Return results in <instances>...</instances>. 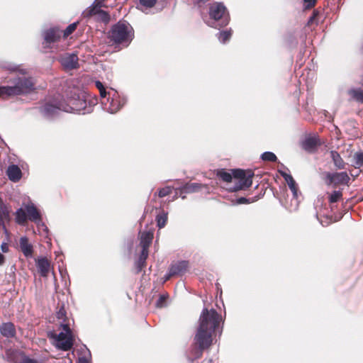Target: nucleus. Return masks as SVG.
<instances>
[{
	"label": "nucleus",
	"instance_id": "f257e3e1",
	"mask_svg": "<svg viewBox=\"0 0 363 363\" xmlns=\"http://www.w3.org/2000/svg\"><path fill=\"white\" fill-rule=\"evenodd\" d=\"M220 315L214 309L204 308L199 318V325L195 335L194 343L199 349L196 350L195 357L199 358L202 351L210 347L212 343V333L218 326Z\"/></svg>",
	"mask_w": 363,
	"mask_h": 363
},
{
	"label": "nucleus",
	"instance_id": "f03ea898",
	"mask_svg": "<svg viewBox=\"0 0 363 363\" xmlns=\"http://www.w3.org/2000/svg\"><path fill=\"white\" fill-rule=\"evenodd\" d=\"M111 7L106 4V0H94L92 4L82 13V19L101 23H109L112 20Z\"/></svg>",
	"mask_w": 363,
	"mask_h": 363
},
{
	"label": "nucleus",
	"instance_id": "7ed1b4c3",
	"mask_svg": "<svg viewBox=\"0 0 363 363\" xmlns=\"http://www.w3.org/2000/svg\"><path fill=\"white\" fill-rule=\"evenodd\" d=\"M12 83L10 86H0V98L25 94L34 89L33 79L26 76L14 79Z\"/></svg>",
	"mask_w": 363,
	"mask_h": 363
},
{
	"label": "nucleus",
	"instance_id": "20e7f679",
	"mask_svg": "<svg viewBox=\"0 0 363 363\" xmlns=\"http://www.w3.org/2000/svg\"><path fill=\"white\" fill-rule=\"evenodd\" d=\"M96 104V99H90L88 96L82 95V97L69 99L68 103L65 102V107L62 108V111L84 114L91 112L92 107Z\"/></svg>",
	"mask_w": 363,
	"mask_h": 363
},
{
	"label": "nucleus",
	"instance_id": "39448f33",
	"mask_svg": "<svg viewBox=\"0 0 363 363\" xmlns=\"http://www.w3.org/2000/svg\"><path fill=\"white\" fill-rule=\"evenodd\" d=\"M62 330L59 334L50 333L49 337L53 340V345L58 349L67 351L73 345V336L72 331L67 324H61Z\"/></svg>",
	"mask_w": 363,
	"mask_h": 363
},
{
	"label": "nucleus",
	"instance_id": "423d86ee",
	"mask_svg": "<svg viewBox=\"0 0 363 363\" xmlns=\"http://www.w3.org/2000/svg\"><path fill=\"white\" fill-rule=\"evenodd\" d=\"M108 36L115 43L130 42L133 38L130 24H113Z\"/></svg>",
	"mask_w": 363,
	"mask_h": 363
},
{
	"label": "nucleus",
	"instance_id": "0eeeda50",
	"mask_svg": "<svg viewBox=\"0 0 363 363\" xmlns=\"http://www.w3.org/2000/svg\"><path fill=\"white\" fill-rule=\"evenodd\" d=\"M233 175L235 182L233 191H237L248 188L252 185L254 173L251 170L234 169L233 170Z\"/></svg>",
	"mask_w": 363,
	"mask_h": 363
},
{
	"label": "nucleus",
	"instance_id": "6e6552de",
	"mask_svg": "<svg viewBox=\"0 0 363 363\" xmlns=\"http://www.w3.org/2000/svg\"><path fill=\"white\" fill-rule=\"evenodd\" d=\"M62 32L57 28H50L43 33V47L45 50H51L56 48V44L60 39ZM47 52V50H45Z\"/></svg>",
	"mask_w": 363,
	"mask_h": 363
},
{
	"label": "nucleus",
	"instance_id": "1a4fd4ad",
	"mask_svg": "<svg viewBox=\"0 0 363 363\" xmlns=\"http://www.w3.org/2000/svg\"><path fill=\"white\" fill-rule=\"evenodd\" d=\"M23 207L26 211L28 218L30 220L35 222L40 230L47 231L48 228L43 223L40 213L34 203L29 202L27 204H23Z\"/></svg>",
	"mask_w": 363,
	"mask_h": 363
},
{
	"label": "nucleus",
	"instance_id": "9d476101",
	"mask_svg": "<svg viewBox=\"0 0 363 363\" xmlns=\"http://www.w3.org/2000/svg\"><path fill=\"white\" fill-rule=\"evenodd\" d=\"M210 16L215 21L223 20L228 21L230 20L229 13L225 6L222 4H214L210 7Z\"/></svg>",
	"mask_w": 363,
	"mask_h": 363
},
{
	"label": "nucleus",
	"instance_id": "9b49d317",
	"mask_svg": "<svg viewBox=\"0 0 363 363\" xmlns=\"http://www.w3.org/2000/svg\"><path fill=\"white\" fill-rule=\"evenodd\" d=\"M350 177L347 172H336L326 174V184L328 185L333 184L335 186L340 184H348L350 182Z\"/></svg>",
	"mask_w": 363,
	"mask_h": 363
},
{
	"label": "nucleus",
	"instance_id": "f8f14e48",
	"mask_svg": "<svg viewBox=\"0 0 363 363\" xmlns=\"http://www.w3.org/2000/svg\"><path fill=\"white\" fill-rule=\"evenodd\" d=\"M125 104V102H121L119 99H112L111 101L108 98L106 101H102L101 105L106 111L110 113H116Z\"/></svg>",
	"mask_w": 363,
	"mask_h": 363
},
{
	"label": "nucleus",
	"instance_id": "ddd939ff",
	"mask_svg": "<svg viewBox=\"0 0 363 363\" xmlns=\"http://www.w3.org/2000/svg\"><path fill=\"white\" fill-rule=\"evenodd\" d=\"M63 107H65V102L47 103L41 111L45 116L50 117L57 114L59 111H62Z\"/></svg>",
	"mask_w": 363,
	"mask_h": 363
},
{
	"label": "nucleus",
	"instance_id": "4468645a",
	"mask_svg": "<svg viewBox=\"0 0 363 363\" xmlns=\"http://www.w3.org/2000/svg\"><path fill=\"white\" fill-rule=\"evenodd\" d=\"M60 62L65 69H74L78 65V57L73 53L65 54L60 57Z\"/></svg>",
	"mask_w": 363,
	"mask_h": 363
},
{
	"label": "nucleus",
	"instance_id": "2eb2a0df",
	"mask_svg": "<svg viewBox=\"0 0 363 363\" xmlns=\"http://www.w3.org/2000/svg\"><path fill=\"white\" fill-rule=\"evenodd\" d=\"M36 266L40 275L47 277L51 270L49 260L45 257H40L36 260Z\"/></svg>",
	"mask_w": 363,
	"mask_h": 363
},
{
	"label": "nucleus",
	"instance_id": "dca6fc26",
	"mask_svg": "<svg viewBox=\"0 0 363 363\" xmlns=\"http://www.w3.org/2000/svg\"><path fill=\"white\" fill-rule=\"evenodd\" d=\"M279 173L284 178L286 182L287 183L289 189L293 193L294 197L295 199H297L298 197V188L296 184V182L294 181V178L291 174H287L285 172L279 171Z\"/></svg>",
	"mask_w": 363,
	"mask_h": 363
},
{
	"label": "nucleus",
	"instance_id": "f3484780",
	"mask_svg": "<svg viewBox=\"0 0 363 363\" xmlns=\"http://www.w3.org/2000/svg\"><path fill=\"white\" fill-rule=\"evenodd\" d=\"M319 144L318 138L315 136H313L306 138L302 143V147L306 151L312 152Z\"/></svg>",
	"mask_w": 363,
	"mask_h": 363
},
{
	"label": "nucleus",
	"instance_id": "a211bd4d",
	"mask_svg": "<svg viewBox=\"0 0 363 363\" xmlns=\"http://www.w3.org/2000/svg\"><path fill=\"white\" fill-rule=\"evenodd\" d=\"M7 175L12 182H18L21 177V171L17 165H11L7 169Z\"/></svg>",
	"mask_w": 363,
	"mask_h": 363
},
{
	"label": "nucleus",
	"instance_id": "6ab92c4d",
	"mask_svg": "<svg viewBox=\"0 0 363 363\" xmlns=\"http://www.w3.org/2000/svg\"><path fill=\"white\" fill-rule=\"evenodd\" d=\"M187 267L188 262L185 261L179 262L174 264H172L169 269V277L179 274L183 272L186 270Z\"/></svg>",
	"mask_w": 363,
	"mask_h": 363
},
{
	"label": "nucleus",
	"instance_id": "aec40b11",
	"mask_svg": "<svg viewBox=\"0 0 363 363\" xmlns=\"http://www.w3.org/2000/svg\"><path fill=\"white\" fill-rule=\"evenodd\" d=\"M19 244L23 255L26 257H31L33 254V246L28 242L27 238H21Z\"/></svg>",
	"mask_w": 363,
	"mask_h": 363
},
{
	"label": "nucleus",
	"instance_id": "412c9836",
	"mask_svg": "<svg viewBox=\"0 0 363 363\" xmlns=\"http://www.w3.org/2000/svg\"><path fill=\"white\" fill-rule=\"evenodd\" d=\"M1 333L6 337H12L15 335L16 331L13 323H6L0 327Z\"/></svg>",
	"mask_w": 363,
	"mask_h": 363
},
{
	"label": "nucleus",
	"instance_id": "4be33fe9",
	"mask_svg": "<svg viewBox=\"0 0 363 363\" xmlns=\"http://www.w3.org/2000/svg\"><path fill=\"white\" fill-rule=\"evenodd\" d=\"M153 238V234L151 232H143L140 235V245L142 250H148L150 244L151 243Z\"/></svg>",
	"mask_w": 363,
	"mask_h": 363
},
{
	"label": "nucleus",
	"instance_id": "5701e85b",
	"mask_svg": "<svg viewBox=\"0 0 363 363\" xmlns=\"http://www.w3.org/2000/svg\"><path fill=\"white\" fill-rule=\"evenodd\" d=\"M330 156L334 162L335 166L337 169H345V163L344 162L343 160L342 159V157H340V154L337 152L331 151Z\"/></svg>",
	"mask_w": 363,
	"mask_h": 363
},
{
	"label": "nucleus",
	"instance_id": "b1692460",
	"mask_svg": "<svg viewBox=\"0 0 363 363\" xmlns=\"http://www.w3.org/2000/svg\"><path fill=\"white\" fill-rule=\"evenodd\" d=\"M325 18H323V10L321 9H318L314 10L312 16L309 18L308 23H318L321 22L323 23Z\"/></svg>",
	"mask_w": 363,
	"mask_h": 363
},
{
	"label": "nucleus",
	"instance_id": "393cba45",
	"mask_svg": "<svg viewBox=\"0 0 363 363\" xmlns=\"http://www.w3.org/2000/svg\"><path fill=\"white\" fill-rule=\"evenodd\" d=\"M350 97L357 102L363 103V90L361 89H351L348 90Z\"/></svg>",
	"mask_w": 363,
	"mask_h": 363
},
{
	"label": "nucleus",
	"instance_id": "a878e982",
	"mask_svg": "<svg viewBox=\"0 0 363 363\" xmlns=\"http://www.w3.org/2000/svg\"><path fill=\"white\" fill-rule=\"evenodd\" d=\"M28 217L25 208H20L16 212V221L20 225H24Z\"/></svg>",
	"mask_w": 363,
	"mask_h": 363
},
{
	"label": "nucleus",
	"instance_id": "bb28decb",
	"mask_svg": "<svg viewBox=\"0 0 363 363\" xmlns=\"http://www.w3.org/2000/svg\"><path fill=\"white\" fill-rule=\"evenodd\" d=\"M148 256V250H142L138 260L136 262L138 272H140L145 265V262Z\"/></svg>",
	"mask_w": 363,
	"mask_h": 363
},
{
	"label": "nucleus",
	"instance_id": "cd10ccee",
	"mask_svg": "<svg viewBox=\"0 0 363 363\" xmlns=\"http://www.w3.org/2000/svg\"><path fill=\"white\" fill-rule=\"evenodd\" d=\"M9 220V211L8 210L7 207L3 204L0 206V225H2L4 228V222L6 220Z\"/></svg>",
	"mask_w": 363,
	"mask_h": 363
},
{
	"label": "nucleus",
	"instance_id": "c85d7f7f",
	"mask_svg": "<svg viewBox=\"0 0 363 363\" xmlns=\"http://www.w3.org/2000/svg\"><path fill=\"white\" fill-rule=\"evenodd\" d=\"M81 350L84 354L79 357L78 363H89L91 358L90 351L85 346L82 347Z\"/></svg>",
	"mask_w": 363,
	"mask_h": 363
},
{
	"label": "nucleus",
	"instance_id": "c756f323",
	"mask_svg": "<svg viewBox=\"0 0 363 363\" xmlns=\"http://www.w3.org/2000/svg\"><path fill=\"white\" fill-rule=\"evenodd\" d=\"M354 167L360 168L363 167V152H356L354 155Z\"/></svg>",
	"mask_w": 363,
	"mask_h": 363
},
{
	"label": "nucleus",
	"instance_id": "7c9ffc66",
	"mask_svg": "<svg viewBox=\"0 0 363 363\" xmlns=\"http://www.w3.org/2000/svg\"><path fill=\"white\" fill-rule=\"evenodd\" d=\"M156 220L159 228H162L166 225L167 220V214L162 213L157 216Z\"/></svg>",
	"mask_w": 363,
	"mask_h": 363
},
{
	"label": "nucleus",
	"instance_id": "2f4dec72",
	"mask_svg": "<svg viewBox=\"0 0 363 363\" xmlns=\"http://www.w3.org/2000/svg\"><path fill=\"white\" fill-rule=\"evenodd\" d=\"M200 188V185L199 184L193 183L189 184L184 186L182 189V191L186 193H192L197 191Z\"/></svg>",
	"mask_w": 363,
	"mask_h": 363
},
{
	"label": "nucleus",
	"instance_id": "473e14b6",
	"mask_svg": "<svg viewBox=\"0 0 363 363\" xmlns=\"http://www.w3.org/2000/svg\"><path fill=\"white\" fill-rule=\"evenodd\" d=\"M217 175L224 182H230L233 179L232 174L228 172H225L224 170H220L218 172Z\"/></svg>",
	"mask_w": 363,
	"mask_h": 363
},
{
	"label": "nucleus",
	"instance_id": "72a5a7b5",
	"mask_svg": "<svg viewBox=\"0 0 363 363\" xmlns=\"http://www.w3.org/2000/svg\"><path fill=\"white\" fill-rule=\"evenodd\" d=\"M342 194L340 191H333L329 196V201L330 203H335L342 198Z\"/></svg>",
	"mask_w": 363,
	"mask_h": 363
},
{
	"label": "nucleus",
	"instance_id": "f704fd0d",
	"mask_svg": "<svg viewBox=\"0 0 363 363\" xmlns=\"http://www.w3.org/2000/svg\"><path fill=\"white\" fill-rule=\"evenodd\" d=\"M261 157L264 161L274 162L277 160V156L272 152H264Z\"/></svg>",
	"mask_w": 363,
	"mask_h": 363
},
{
	"label": "nucleus",
	"instance_id": "c9c22d12",
	"mask_svg": "<svg viewBox=\"0 0 363 363\" xmlns=\"http://www.w3.org/2000/svg\"><path fill=\"white\" fill-rule=\"evenodd\" d=\"M230 31H223L220 33L218 38L221 43H225L230 39Z\"/></svg>",
	"mask_w": 363,
	"mask_h": 363
},
{
	"label": "nucleus",
	"instance_id": "e433bc0d",
	"mask_svg": "<svg viewBox=\"0 0 363 363\" xmlns=\"http://www.w3.org/2000/svg\"><path fill=\"white\" fill-rule=\"evenodd\" d=\"M157 0H140V4L146 8H152L157 3Z\"/></svg>",
	"mask_w": 363,
	"mask_h": 363
},
{
	"label": "nucleus",
	"instance_id": "4c0bfd02",
	"mask_svg": "<svg viewBox=\"0 0 363 363\" xmlns=\"http://www.w3.org/2000/svg\"><path fill=\"white\" fill-rule=\"evenodd\" d=\"M172 192V187L171 186H165L162 189H161L159 192L158 195L160 197H164Z\"/></svg>",
	"mask_w": 363,
	"mask_h": 363
},
{
	"label": "nucleus",
	"instance_id": "58836bf2",
	"mask_svg": "<svg viewBox=\"0 0 363 363\" xmlns=\"http://www.w3.org/2000/svg\"><path fill=\"white\" fill-rule=\"evenodd\" d=\"M317 0H303V8L309 9L315 6Z\"/></svg>",
	"mask_w": 363,
	"mask_h": 363
},
{
	"label": "nucleus",
	"instance_id": "ea45409f",
	"mask_svg": "<svg viewBox=\"0 0 363 363\" xmlns=\"http://www.w3.org/2000/svg\"><path fill=\"white\" fill-rule=\"evenodd\" d=\"M77 28V24H69L64 31V37H67Z\"/></svg>",
	"mask_w": 363,
	"mask_h": 363
},
{
	"label": "nucleus",
	"instance_id": "a19ab883",
	"mask_svg": "<svg viewBox=\"0 0 363 363\" xmlns=\"http://www.w3.org/2000/svg\"><path fill=\"white\" fill-rule=\"evenodd\" d=\"M6 68L12 72H20L23 74V75L26 74V72L25 70L21 69L18 67L13 65H9Z\"/></svg>",
	"mask_w": 363,
	"mask_h": 363
},
{
	"label": "nucleus",
	"instance_id": "79ce46f5",
	"mask_svg": "<svg viewBox=\"0 0 363 363\" xmlns=\"http://www.w3.org/2000/svg\"><path fill=\"white\" fill-rule=\"evenodd\" d=\"M165 301V298L163 296H161L156 303V306L157 307H162L164 306L163 303Z\"/></svg>",
	"mask_w": 363,
	"mask_h": 363
},
{
	"label": "nucleus",
	"instance_id": "37998d69",
	"mask_svg": "<svg viewBox=\"0 0 363 363\" xmlns=\"http://www.w3.org/2000/svg\"><path fill=\"white\" fill-rule=\"evenodd\" d=\"M21 363H38V362L28 357H24Z\"/></svg>",
	"mask_w": 363,
	"mask_h": 363
},
{
	"label": "nucleus",
	"instance_id": "c03bdc74",
	"mask_svg": "<svg viewBox=\"0 0 363 363\" xmlns=\"http://www.w3.org/2000/svg\"><path fill=\"white\" fill-rule=\"evenodd\" d=\"M248 199H247L245 197H240L239 198L238 200H237V202L236 203L238 204H243V203H248Z\"/></svg>",
	"mask_w": 363,
	"mask_h": 363
},
{
	"label": "nucleus",
	"instance_id": "a18cd8bd",
	"mask_svg": "<svg viewBox=\"0 0 363 363\" xmlns=\"http://www.w3.org/2000/svg\"><path fill=\"white\" fill-rule=\"evenodd\" d=\"M100 91V95H101V97L102 98V101H106V91L105 90V89H103L101 90H99Z\"/></svg>",
	"mask_w": 363,
	"mask_h": 363
},
{
	"label": "nucleus",
	"instance_id": "49530a36",
	"mask_svg": "<svg viewBox=\"0 0 363 363\" xmlns=\"http://www.w3.org/2000/svg\"><path fill=\"white\" fill-rule=\"evenodd\" d=\"M1 248L4 252H7L9 251V247L6 243H3L1 246Z\"/></svg>",
	"mask_w": 363,
	"mask_h": 363
},
{
	"label": "nucleus",
	"instance_id": "de8ad7c7",
	"mask_svg": "<svg viewBox=\"0 0 363 363\" xmlns=\"http://www.w3.org/2000/svg\"><path fill=\"white\" fill-rule=\"evenodd\" d=\"M96 86L99 89V90H101V89H104L102 83L99 81L96 82Z\"/></svg>",
	"mask_w": 363,
	"mask_h": 363
},
{
	"label": "nucleus",
	"instance_id": "09e8293b",
	"mask_svg": "<svg viewBox=\"0 0 363 363\" xmlns=\"http://www.w3.org/2000/svg\"><path fill=\"white\" fill-rule=\"evenodd\" d=\"M5 257L4 256L0 253V265H2L4 262Z\"/></svg>",
	"mask_w": 363,
	"mask_h": 363
},
{
	"label": "nucleus",
	"instance_id": "8fccbe9b",
	"mask_svg": "<svg viewBox=\"0 0 363 363\" xmlns=\"http://www.w3.org/2000/svg\"><path fill=\"white\" fill-rule=\"evenodd\" d=\"M62 315H63V313H62V311L60 310V311H59V313H58V317L60 318V316H62Z\"/></svg>",
	"mask_w": 363,
	"mask_h": 363
},
{
	"label": "nucleus",
	"instance_id": "3c124183",
	"mask_svg": "<svg viewBox=\"0 0 363 363\" xmlns=\"http://www.w3.org/2000/svg\"><path fill=\"white\" fill-rule=\"evenodd\" d=\"M3 204H4V203H3L2 200L0 199V206H1Z\"/></svg>",
	"mask_w": 363,
	"mask_h": 363
}]
</instances>
